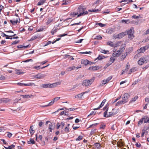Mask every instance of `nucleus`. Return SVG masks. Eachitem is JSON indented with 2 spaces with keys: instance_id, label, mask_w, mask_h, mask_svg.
Instances as JSON below:
<instances>
[{
  "instance_id": "obj_1",
  "label": "nucleus",
  "mask_w": 149,
  "mask_h": 149,
  "mask_svg": "<svg viewBox=\"0 0 149 149\" xmlns=\"http://www.w3.org/2000/svg\"><path fill=\"white\" fill-rule=\"evenodd\" d=\"M86 7L82 5H80L78 7L77 12L78 13L77 17L81 16H84L88 13V12L86 11Z\"/></svg>"
},
{
  "instance_id": "obj_2",
  "label": "nucleus",
  "mask_w": 149,
  "mask_h": 149,
  "mask_svg": "<svg viewBox=\"0 0 149 149\" xmlns=\"http://www.w3.org/2000/svg\"><path fill=\"white\" fill-rule=\"evenodd\" d=\"M95 79V77L90 79H85L82 82V85L84 86L88 87L91 85Z\"/></svg>"
},
{
  "instance_id": "obj_3",
  "label": "nucleus",
  "mask_w": 149,
  "mask_h": 149,
  "mask_svg": "<svg viewBox=\"0 0 149 149\" xmlns=\"http://www.w3.org/2000/svg\"><path fill=\"white\" fill-rule=\"evenodd\" d=\"M127 33L128 35V38L130 39H133L134 36L133 35L134 33V29H131L129 30Z\"/></svg>"
},
{
  "instance_id": "obj_4",
  "label": "nucleus",
  "mask_w": 149,
  "mask_h": 149,
  "mask_svg": "<svg viewBox=\"0 0 149 149\" xmlns=\"http://www.w3.org/2000/svg\"><path fill=\"white\" fill-rule=\"evenodd\" d=\"M127 34L126 32H122L117 35H113V37L114 38H121Z\"/></svg>"
},
{
  "instance_id": "obj_5",
  "label": "nucleus",
  "mask_w": 149,
  "mask_h": 149,
  "mask_svg": "<svg viewBox=\"0 0 149 149\" xmlns=\"http://www.w3.org/2000/svg\"><path fill=\"white\" fill-rule=\"evenodd\" d=\"M146 58L144 57H142L140 58L138 61V63L139 65H142L144 63H146L147 62Z\"/></svg>"
},
{
  "instance_id": "obj_6",
  "label": "nucleus",
  "mask_w": 149,
  "mask_h": 149,
  "mask_svg": "<svg viewBox=\"0 0 149 149\" xmlns=\"http://www.w3.org/2000/svg\"><path fill=\"white\" fill-rule=\"evenodd\" d=\"M129 97V95L127 93L124 94L123 96L122 100L125 103L128 101V99Z\"/></svg>"
},
{
  "instance_id": "obj_7",
  "label": "nucleus",
  "mask_w": 149,
  "mask_h": 149,
  "mask_svg": "<svg viewBox=\"0 0 149 149\" xmlns=\"http://www.w3.org/2000/svg\"><path fill=\"white\" fill-rule=\"evenodd\" d=\"M46 76V75L44 74H42L40 73H39L33 76L36 79H42Z\"/></svg>"
},
{
  "instance_id": "obj_8",
  "label": "nucleus",
  "mask_w": 149,
  "mask_h": 149,
  "mask_svg": "<svg viewBox=\"0 0 149 149\" xmlns=\"http://www.w3.org/2000/svg\"><path fill=\"white\" fill-rule=\"evenodd\" d=\"M125 47L126 45L125 44H122L120 47L119 50H118V52L121 54L124 50Z\"/></svg>"
},
{
  "instance_id": "obj_9",
  "label": "nucleus",
  "mask_w": 149,
  "mask_h": 149,
  "mask_svg": "<svg viewBox=\"0 0 149 149\" xmlns=\"http://www.w3.org/2000/svg\"><path fill=\"white\" fill-rule=\"evenodd\" d=\"M10 100L8 98H2L0 99V103H6Z\"/></svg>"
},
{
  "instance_id": "obj_10",
  "label": "nucleus",
  "mask_w": 149,
  "mask_h": 149,
  "mask_svg": "<svg viewBox=\"0 0 149 149\" xmlns=\"http://www.w3.org/2000/svg\"><path fill=\"white\" fill-rule=\"evenodd\" d=\"M108 108H107L106 111L104 113V117H108L114 115V113H111V114H107Z\"/></svg>"
},
{
  "instance_id": "obj_11",
  "label": "nucleus",
  "mask_w": 149,
  "mask_h": 149,
  "mask_svg": "<svg viewBox=\"0 0 149 149\" xmlns=\"http://www.w3.org/2000/svg\"><path fill=\"white\" fill-rule=\"evenodd\" d=\"M41 86L43 88H52V84H42Z\"/></svg>"
},
{
  "instance_id": "obj_12",
  "label": "nucleus",
  "mask_w": 149,
  "mask_h": 149,
  "mask_svg": "<svg viewBox=\"0 0 149 149\" xmlns=\"http://www.w3.org/2000/svg\"><path fill=\"white\" fill-rule=\"evenodd\" d=\"M145 46L144 47H142L140 48L138 50V52L139 53H142L144 52L147 49H146Z\"/></svg>"
},
{
  "instance_id": "obj_13",
  "label": "nucleus",
  "mask_w": 149,
  "mask_h": 149,
  "mask_svg": "<svg viewBox=\"0 0 149 149\" xmlns=\"http://www.w3.org/2000/svg\"><path fill=\"white\" fill-rule=\"evenodd\" d=\"M10 21L13 25H14L17 23H19L20 22V20L19 19V20L18 18L16 20H11Z\"/></svg>"
},
{
  "instance_id": "obj_14",
  "label": "nucleus",
  "mask_w": 149,
  "mask_h": 149,
  "mask_svg": "<svg viewBox=\"0 0 149 149\" xmlns=\"http://www.w3.org/2000/svg\"><path fill=\"white\" fill-rule=\"evenodd\" d=\"M114 50H115V51L114 50H113L114 53L112 54L113 56H114L115 57L119 56L120 55V54L118 52V51H115V49Z\"/></svg>"
},
{
  "instance_id": "obj_15",
  "label": "nucleus",
  "mask_w": 149,
  "mask_h": 149,
  "mask_svg": "<svg viewBox=\"0 0 149 149\" xmlns=\"http://www.w3.org/2000/svg\"><path fill=\"white\" fill-rule=\"evenodd\" d=\"M106 101V100L105 99L103 100V101H102V103H101L99 107L97 108H95V109H93V110H97V109H100V108L102 107L104 105V103H105Z\"/></svg>"
},
{
  "instance_id": "obj_16",
  "label": "nucleus",
  "mask_w": 149,
  "mask_h": 149,
  "mask_svg": "<svg viewBox=\"0 0 149 149\" xmlns=\"http://www.w3.org/2000/svg\"><path fill=\"white\" fill-rule=\"evenodd\" d=\"M87 93V92H85L84 93H81L76 95L75 96V97L76 98H82V97L84 94L85 93Z\"/></svg>"
},
{
  "instance_id": "obj_17",
  "label": "nucleus",
  "mask_w": 149,
  "mask_h": 149,
  "mask_svg": "<svg viewBox=\"0 0 149 149\" xmlns=\"http://www.w3.org/2000/svg\"><path fill=\"white\" fill-rule=\"evenodd\" d=\"M115 31V29L114 28H110L107 30V32L111 34Z\"/></svg>"
},
{
  "instance_id": "obj_18",
  "label": "nucleus",
  "mask_w": 149,
  "mask_h": 149,
  "mask_svg": "<svg viewBox=\"0 0 149 149\" xmlns=\"http://www.w3.org/2000/svg\"><path fill=\"white\" fill-rule=\"evenodd\" d=\"M99 69V68L98 66H92L90 67L88 69L91 70H97Z\"/></svg>"
},
{
  "instance_id": "obj_19",
  "label": "nucleus",
  "mask_w": 149,
  "mask_h": 149,
  "mask_svg": "<svg viewBox=\"0 0 149 149\" xmlns=\"http://www.w3.org/2000/svg\"><path fill=\"white\" fill-rule=\"evenodd\" d=\"M61 81H60L52 84V87H55L57 85H60L61 84Z\"/></svg>"
},
{
  "instance_id": "obj_20",
  "label": "nucleus",
  "mask_w": 149,
  "mask_h": 149,
  "mask_svg": "<svg viewBox=\"0 0 149 149\" xmlns=\"http://www.w3.org/2000/svg\"><path fill=\"white\" fill-rule=\"evenodd\" d=\"M21 96H22L24 98H29L33 96V95H21Z\"/></svg>"
},
{
  "instance_id": "obj_21",
  "label": "nucleus",
  "mask_w": 149,
  "mask_h": 149,
  "mask_svg": "<svg viewBox=\"0 0 149 149\" xmlns=\"http://www.w3.org/2000/svg\"><path fill=\"white\" fill-rule=\"evenodd\" d=\"M145 119V117L142 118H141L140 120L139 121L138 123V125L139 126L141 125V124L143 123V120L144 119Z\"/></svg>"
},
{
  "instance_id": "obj_22",
  "label": "nucleus",
  "mask_w": 149,
  "mask_h": 149,
  "mask_svg": "<svg viewBox=\"0 0 149 149\" xmlns=\"http://www.w3.org/2000/svg\"><path fill=\"white\" fill-rule=\"evenodd\" d=\"M38 37L36 35L33 36L32 38L29 40V41H31L36 39Z\"/></svg>"
},
{
  "instance_id": "obj_23",
  "label": "nucleus",
  "mask_w": 149,
  "mask_h": 149,
  "mask_svg": "<svg viewBox=\"0 0 149 149\" xmlns=\"http://www.w3.org/2000/svg\"><path fill=\"white\" fill-rule=\"evenodd\" d=\"M124 103H124V102L122 100L120 101H118L117 103H116V106H118V105H119L120 104H124Z\"/></svg>"
},
{
  "instance_id": "obj_24",
  "label": "nucleus",
  "mask_w": 149,
  "mask_h": 149,
  "mask_svg": "<svg viewBox=\"0 0 149 149\" xmlns=\"http://www.w3.org/2000/svg\"><path fill=\"white\" fill-rule=\"evenodd\" d=\"M32 127H33V125L31 126L30 127V129L29 130L30 132L31 135H32L35 132V131L33 130V128H32Z\"/></svg>"
},
{
  "instance_id": "obj_25",
  "label": "nucleus",
  "mask_w": 149,
  "mask_h": 149,
  "mask_svg": "<svg viewBox=\"0 0 149 149\" xmlns=\"http://www.w3.org/2000/svg\"><path fill=\"white\" fill-rule=\"evenodd\" d=\"M29 144H30L31 143L34 144L35 143V141L34 140L32 139H30V140L29 141H28L27 142Z\"/></svg>"
},
{
  "instance_id": "obj_26",
  "label": "nucleus",
  "mask_w": 149,
  "mask_h": 149,
  "mask_svg": "<svg viewBox=\"0 0 149 149\" xmlns=\"http://www.w3.org/2000/svg\"><path fill=\"white\" fill-rule=\"evenodd\" d=\"M121 22L122 23H124L125 24H128L130 22V20L129 19L124 20L123 19L121 21Z\"/></svg>"
},
{
  "instance_id": "obj_27",
  "label": "nucleus",
  "mask_w": 149,
  "mask_h": 149,
  "mask_svg": "<svg viewBox=\"0 0 149 149\" xmlns=\"http://www.w3.org/2000/svg\"><path fill=\"white\" fill-rule=\"evenodd\" d=\"M74 66L72 67H70L67 68V70L68 71H70L71 70H74Z\"/></svg>"
},
{
  "instance_id": "obj_28",
  "label": "nucleus",
  "mask_w": 149,
  "mask_h": 149,
  "mask_svg": "<svg viewBox=\"0 0 149 149\" xmlns=\"http://www.w3.org/2000/svg\"><path fill=\"white\" fill-rule=\"evenodd\" d=\"M128 66L129 67H130V65H129V63H127V66H126V68H125V71H123V72H122V73L121 74H123L124 73V72L125 71H127V70L129 69V68L128 67Z\"/></svg>"
},
{
  "instance_id": "obj_29",
  "label": "nucleus",
  "mask_w": 149,
  "mask_h": 149,
  "mask_svg": "<svg viewBox=\"0 0 149 149\" xmlns=\"http://www.w3.org/2000/svg\"><path fill=\"white\" fill-rule=\"evenodd\" d=\"M115 57L113 56L111 57L110 58V61L112 63H113L115 60Z\"/></svg>"
},
{
  "instance_id": "obj_30",
  "label": "nucleus",
  "mask_w": 149,
  "mask_h": 149,
  "mask_svg": "<svg viewBox=\"0 0 149 149\" xmlns=\"http://www.w3.org/2000/svg\"><path fill=\"white\" fill-rule=\"evenodd\" d=\"M136 68H132L130 69V71L129 73V74H131L132 72H134L136 70Z\"/></svg>"
},
{
  "instance_id": "obj_31",
  "label": "nucleus",
  "mask_w": 149,
  "mask_h": 149,
  "mask_svg": "<svg viewBox=\"0 0 149 149\" xmlns=\"http://www.w3.org/2000/svg\"><path fill=\"white\" fill-rule=\"evenodd\" d=\"M28 47V45H27V46H23V45H18L17 46V47L18 48H27V47Z\"/></svg>"
},
{
  "instance_id": "obj_32",
  "label": "nucleus",
  "mask_w": 149,
  "mask_h": 149,
  "mask_svg": "<svg viewBox=\"0 0 149 149\" xmlns=\"http://www.w3.org/2000/svg\"><path fill=\"white\" fill-rule=\"evenodd\" d=\"M107 43L108 45H110L111 47H113L114 46V44L113 42L111 41L108 42Z\"/></svg>"
},
{
  "instance_id": "obj_33",
  "label": "nucleus",
  "mask_w": 149,
  "mask_h": 149,
  "mask_svg": "<svg viewBox=\"0 0 149 149\" xmlns=\"http://www.w3.org/2000/svg\"><path fill=\"white\" fill-rule=\"evenodd\" d=\"M64 108H65V109L66 110H68L70 111H74V110H75L76 109H77V108H74L67 109L66 107H64Z\"/></svg>"
},
{
  "instance_id": "obj_34",
  "label": "nucleus",
  "mask_w": 149,
  "mask_h": 149,
  "mask_svg": "<svg viewBox=\"0 0 149 149\" xmlns=\"http://www.w3.org/2000/svg\"><path fill=\"white\" fill-rule=\"evenodd\" d=\"M64 132L63 133L69 132V130L68 127H66L64 129Z\"/></svg>"
},
{
  "instance_id": "obj_35",
  "label": "nucleus",
  "mask_w": 149,
  "mask_h": 149,
  "mask_svg": "<svg viewBox=\"0 0 149 149\" xmlns=\"http://www.w3.org/2000/svg\"><path fill=\"white\" fill-rule=\"evenodd\" d=\"M65 57L66 58H68L70 59L71 60L74 59V58H73L72 56L70 55H65Z\"/></svg>"
},
{
  "instance_id": "obj_36",
  "label": "nucleus",
  "mask_w": 149,
  "mask_h": 149,
  "mask_svg": "<svg viewBox=\"0 0 149 149\" xmlns=\"http://www.w3.org/2000/svg\"><path fill=\"white\" fill-rule=\"evenodd\" d=\"M53 20L52 18H48L47 22V24L48 25L51 23Z\"/></svg>"
},
{
  "instance_id": "obj_37",
  "label": "nucleus",
  "mask_w": 149,
  "mask_h": 149,
  "mask_svg": "<svg viewBox=\"0 0 149 149\" xmlns=\"http://www.w3.org/2000/svg\"><path fill=\"white\" fill-rule=\"evenodd\" d=\"M104 58V56H102L99 55L98 57L96 58V60L97 59L99 60H100L103 59Z\"/></svg>"
},
{
  "instance_id": "obj_38",
  "label": "nucleus",
  "mask_w": 149,
  "mask_h": 149,
  "mask_svg": "<svg viewBox=\"0 0 149 149\" xmlns=\"http://www.w3.org/2000/svg\"><path fill=\"white\" fill-rule=\"evenodd\" d=\"M16 74H20L24 73V72H21L19 70H16Z\"/></svg>"
},
{
  "instance_id": "obj_39",
  "label": "nucleus",
  "mask_w": 149,
  "mask_h": 149,
  "mask_svg": "<svg viewBox=\"0 0 149 149\" xmlns=\"http://www.w3.org/2000/svg\"><path fill=\"white\" fill-rule=\"evenodd\" d=\"M89 61H88L87 60H85L83 61V63L84 65H87V64L89 63Z\"/></svg>"
},
{
  "instance_id": "obj_40",
  "label": "nucleus",
  "mask_w": 149,
  "mask_h": 149,
  "mask_svg": "<svg viewBox=\"0 0 149 149\" xmlns=\"http://www.w3.org/2000/svg\"><path fill=\"white\" fill-rule=\"evenodd\" d=\"M33 85L35 86L36 85L34 83H28L27 84H26L25 85V86H31Z\"/></svg>"
},
{
  "instance_id": "obj_41",
  "label": "nucleus",
  "mask_w": 149,
  "mask_h": 149,
  "mask_svg": "<svg viewBox=\"0 0 149 149\" xmlns=\"http://www.w3.org/2000/svg\"><path fill=\"white\" fill-rule=\"evenodd\" d=\"M57 31V29H53L51 31V33L52 35H54V33H56Z\"/></svg>"
},
{
  "instance_id": "obj_42",
  "label": "nucleus",
  "mask_w": 149,
  "mask_h": 149,
  "mask_svg": "<svg viewBox=\"0 0 149 149\" xmlns=\"http://www.w3.org/2000/svg\"><path fill=\"white\" fill-rule=\"evenodd\" d=\"M17 85L19 86H25V84L22 83H18L16 84Z\"/></svg>"
},
{
  "instance_id": "obj_43",
  "label": "nucleus",
  "mask_w": 149,
  "mask_h": 149,
  "mask_svg": "<svg viewBox=\"0 0 149 149\" xmlns=\"http://www.w3.org/2000/svg\"><path fill=\"white\" fill-rule=\"evenodd\" d=\"M100 11V10L99 9H96V10H93L92 9V10H89L88 11L89 12H97L98 11Z\"/></svg>"
},
{
  "instance_id": "obj_44",
  "label": "nucleus",
  "mask_w": 149,
  "mask_h": 149,
  "mask_svg": "<svg viewBox=\"0 0 149 149\" xmlns=\"http://www.w3.org/2000/svg\"><path fill=\"white\" fill-rule=\"evenodd\" d=\"M96 24H98L100 26L103 27L106 26L105 24H103L101 23H98Z\"/></svg>"
},
{
  "instance_id": "obj_45",
  "label": "nucleus",
  "mask_w": 149,
  "mask_h": 149,
  "mask_svg": "<svg viewBox=\"0 0 149 149\" xmlns=\"http://www.w3.org/2000/svg\"><path fill=\"white\" fill-rule=\"evenodd\" d=\"M109 51L108 50H105L101 49L100 51V52L106 54L107 52H109Z\"/></svg>"
},
{
  "instance_id": "obj_46",
  "label": "nucleus",
  "mask_w": 149,
  "mask_h": 149,
  "mask_svg": "<svg viewBox=\"0 0 149 149\" xmlns=\"http://www.w3.org/2000/svg\"><path fill=\"white\" fill-rule=\"evenodd\" d=\"M144 123H149V117L148 118L147 117L144 119Z\"/></svg>"
},
{
  "instance_id": "obj_47",
  "label": "nucleus",
  "mask_w": 149,
  "mask_h": 149,
  "mask_svg": "<svg viewBox=\"0 0 149 149\" xmlns=\"http://www.w3.org/2000/svg\"><path fill=\"white\" fill-rule=\"evenodd\" d=\"M127 55V52H126L125 53H124L122 55V58L123 59H124L126 56Z\"/></svg>"
},
{
  "instance_id": "obj_48",
  "label": "nucleus",
  "mask_w": 149,
  "mask_h": 149,
  "mask_svg": "<svg viewBox=\"0 0 149 149\" xmlns=\"http://www.w3.org/2000/svg\"><path fill=\"white\" fill-rule=\"evenodd\" d=\"M54 103V102L52 100V101L50 102L47 105L48 107L52 105Z\"/></svg>"
},
{
  "instance_id": "obj_49",
  "label": "nucleus",
  "mask_w": 149,
  "mask_h": 149,
  "mask_svg": "<svg viewBox=\"0 0 149 149\" xmlns=\"http://www.w3.org/2000/svg\"><path fill=\"white\" fill-rule=\"evenodd\" d=\"M83 138L82 136H79L78 138L76 139V140L77 141H80Z\"/></svg>"
},
{
  "instance_id": "obj_50",
  "label": "nucleus",
  "mask_w": 149,
  "mask_h": 149,
  "mask_svg": "<svg viewBox=\"0 0 149 149\" xmlns=\"http://www.w3.org/2000/svg\"><path fill=\"white\" fill-rule=\"evenodd\" d=\"M95 146L97 147V148H100V144L98 143H96L95 144Z\"/></svg>"
},
{
  "instance_id": "obj_51",
  "label": "nucleus",
  "mask_w": 149,
  "mask_h": 149,
  "mask_svg": "<svg viewBox=\"0 0 149 149\" xmlns=\"http://www.w3.org/2000/svg\"><path fill=\"white\" fill-rule=\"evenodd\" d=\"M96 113V112H95L94 111H93L90 113L88 115V116H91L93 115H95Z\"/></svg>"
},
{
  "instance_id": "obj_52",
  "label": "nucleus",
  "mask_w": 149,
  "mask_h": 149,
  "mask_svg": "<svg viewBox=\"0 0 149 149\" xmlns=\"http://www.w3.org/2000/svg\"><path fill=\"white\" fill-rule=\"evenodd\" d=\"M138 98V97L136 96V97H134L132 98L131 102H135L136 100Z\"/></svg>"
},
{
  "instance_id": "obj_53",
  "label": "nucleus",
  "mask_w": 149,
  "mask_h": 149,
  "mask_svg": "<svg viewBox=\"0 0 149 149\" xmlns=\"http://www.w3.org/2000/svg\"><path fill=\"white\" fill-rule=\"evenodd\" d=\"M60 97H55L52 100L54 102L55 101H57L58 100L60 99Z\"/></svg>"
},
{
  "instance_id": "obj_54",
  "label": "nucleus",
  "mask_w": 149,
  "mask_h": 149,
  "mask_svg": "<svg viewBox=\"0 0 149 149\" xmlns=\"http://www.w3.org/2000/svg\"><path fill=\"white\" fill-rule=\"evenodd\" d=\"M15 146L13 144H12L10 146H8L9 149H12L14 148Z\"/></svg>"
},
{
  "instance_id": "obj_55",
  "label": "nucleus",
  "mask_w": 149,
  "mask_h": 149,
  "mask_svg": "<svg viewBox=\"0 0 149 149\" xmlns=\"http://www.w3.org/2000/svg\"><path fill=\"white\" fill-rule=\"evenodd\" d=\"M6 133H8L7 136L8 137L10 138L12 136V134L11 133H10L9 132H6Z\"/></svg>"
},
{
  "instance_id": "obj_56",
  "label": "nucleus",
  "mask_w": 149,
  "mask_h": 149,
  "mask_svg": "<svg viewBox=\"0 0 149 149\" xmlns=\"http://www.w3.org/2000/svg\"><path fill=\"white\" fill-rule=\"evenodd\" d=\"M107 83V81L106 80V79H104L102 81V85H104Z\"/></svg>"
},
{
  "instance_id": "obj_57",
  "label": "nucleus",
  "mask_w": 149,
  "mask_h": 149,
  "mask_svg": "<svg viewBox=\"0 0 149 149\" xmlns=\"http://www.w3.org/2000/svg\"><path fill=\"white\" fill-rule=\"evenodd\" d=\"M1 36L3 37H9V36H8L7 35H6V34H5L4 33H3V32H2L1 33Z\"/></svg>"
},
{
  "instance_id": "obj_58",
  "label": "nucleus",
  "mask_w": 149,
  "mask_h": 149,
  "mask_svg": "<svg viewBox=\"0 0 149 149\" xmlns=\"http://www.w3.org/2000/svg\"><path fill=\"white\" fill-rule=\"evenodd\" d=\"M112 63L110 61H109V62H108V63H107L106 65V67H108Z\"/></svg>"
},
{
  "instance_id": "obj_59",
  "label": "nucleus",
  "mask_w": 149,
  "mask_h": 149,
  "mask_svg": "<svg viewBox=\"0 0 149 149\" xmlns=\"http://www.w3.org/2000/svg\"><path fill=\"white\" fill-rule=\"evenodd\" d=\"M65 125V123L63 122H62L61 123L60 126L62 129L63 128V127Z\"/></svg>"
},
{
  "instance_id": "obj_60",
  "label": "nucleus",
  "mask_w": 149,
  "mask_h": 149,
  "mask_svg": "<svg viewBox=\"0 0 149 149\" xmlns=\"http://www.w3.org/2000/svg\"><path fill=\"white\" fill-rule=\"evenodd\" d=\"M105 127V125L104 124H102L100 125V129H104Z\"/></svg>"
},
{
  "instance_id": "obj_61",
  "label": "nucleus",
  "mask_w": 149,
  "mask_h": 149,
  "mask_svg": "<svg viewBox=\"0 0 149 149\" xmlns=\"http://www.w3.org/2000/svg\"><path fill=\"white\" fill-rule=\"evenodd\" d=\"M102 37L100 36H97L96 38H95V39L100 40L102 39Z\"/></svg>"
},
{
  "instance_id": "obj_62",
  "label": "nucleus",
  "mask_w": 149,
  "mask_h": 149,
  "mask_svg": "<svg viewBox=\"0 0 149 149\" xmlns=\"http://www.w3.org/2000/svg\"><path fill=\"white\" fill-rule=\"evenodd\" d=\"M135 145L137 147H138V148H140L141 146V145L140 143H137Z\"/></svg>"
},
{
  "instance_id": "obj_63",
  "label": "nucleus",
  "mask_w": 149,
  "mask_h": 149,
  "mask_svg": "<svg viewBox=\"0 0 149 149\" xmlns=\"http://www.w3.org/2000/svg\"><path fill=\"white\" fill-rule=\"evenodd\" d=\"M5 79V77L3 75L0 76V80H4Z\"/></svg>"
},
{
  "instance_id": "obj_64",
  "label": "nucleus",
  "mask_w": 149,
  "mask_h": 149,
  "mask_svg": "<svg viewBox=\"0 0 149 149\" xmlns=\"http://www.w3.org/2000/svg\"><path fill=\"white\" fill-rule=\"evenodd\" d=\"M112 78V77L111 76H110L107 78L106 80L108 82Z\"/></svg>"
}]
</instances>
